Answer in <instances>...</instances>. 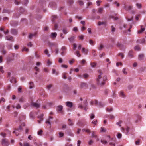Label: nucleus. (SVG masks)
<instances>
[{
	"label": "nucleus",
	"mask_w": 146,
	"mask_h": 146,
	"mask_svg": "<svg viewBox=\"0 0 146 146\" xmlns=\"http://www.w3.org/2000/svg\"><path fill=\"white\" fill-rule=\"evenodd\" d=\"M98 72L100 73V74L98 76L96 79V84L99 86H102L105 84V82H103L102 79V73L100 70H99Z\"/></svg>",
	"instance_id": "nucleus-1"
},
{
	"label": "nucleus",
	"mask_w": 146,
	"mask_h": 146,
	"mask_svg": "<svg viewBox=\"0 0 146 146\" xmlns=\"http://www.w3.org/2000/svg\"><path fill=\"white\" fill-rule=\"evenodd\" d=\"M1 143L3 146H8L9 145V143L7 139L6 138L2 139Z\"/></svg>",
	"instance_id": "nucleus-2"
},
{
	"label": "nucleus",
	"mask_w": 146,
	"mask_h": 146,
	"mask_svg": "<svg viewBox=\"0 0 146 146\" xmlns=\"http://www.w3.org/2000/svg\"><path fill=\"white\" fill-rule=\"evenodd\" d=\"M88 84L86 83L81 82L80 83L79 88L80 89H86L88 88Z\"/></svg>",
	"instance_id": "nucleus-3"
},
{
	"label": "nucleus",
	"mask_w": 146,
	"mask_h": 146,
	"mask_svg": "<svg viewBox=\"0 0 146 146\" xmlns=\"http://www.w3.org/2000/svg\"><path fill=\"white\" fill-rule=\"evenodd\" d=\"M83 108L84 109V110L86 111L87 109H88V102H87V100H85L83 102Z\"/></svg>",
	"instance_id": "nucleus-4"
},
{
	"label": "nucleus",
	"mask_w": 146,
	"mask_h": 146,
	"mask_svg": "<svg viewBox=\"0 0 146 146\" xmlns=\"http://www.w3.org/2000/svg\"><path fill=\"white\" fill-rule=\"evenodd\" d=\"M56 3L55 2H50L48 5V7L52 8H55L56 7Z\"/></svg>",
	"instance_id": "nucleus-5"
},
{
	"label": "nucleus",
	"mask_w": 146,
	"mask_h": 146,
	"mask_svg": "<svg viewBox=\"0 0 146 146\" xmlns=\"http://www.w3.org/2000/svg\"><path fill=\"white\" fill-rule=\"evenodd\" d=\"M134 54L132 50H130L128 53V56L130 58H132L134 57Z\"/></svg>",
	"instance_id": "nucleus-6"
},
{
	"label": "nucleus",
	"mask_w": 146,
	"mask_h": 146,
	"mask_svg": "<svg viewBox=\"0 0 146 146\" xmlns=\"http://www.w3.org/2000/svg\"><path fill=\"white\" fill-rule=\"evenodd\" d=\"M66 106L70 108H71L73 106V103L71 102H66Z\"/></svg>",
	"instance_id": "nucleus-7"
},
{
	"label": "nucleus",
	"mask_w": 146,
	"mask_h": 146,
	"mask_svg": "<svg viewBox=\"0 0 146 146\" xmlns=\"http://www.w3.org/2000/svg\"><path fill=\"white\" fill-rule=\"evenodd\" d=\"M132 6H124L123 7V8L125 9L126 11H129L131 10L133 8Z\"/></svg>",
	"instance_id": "nucleus-8"
},
{
	"label": "nucleus",
	"mask_w": 146,
	"mask_h": 146,
	"mask_svg": "<svg viewBox=\"0 0 146 146\" xmlns=\"http://www.w3.org/2000/svg\"><path fill=\"white\" fill-rule=\"evenodd\" d=\"M66 50V48L65 46H63L61 48V54L63 56L65 55V51Z\"/></svg>",
	"instance_id": "nucleus-9"
},
{
	"label": "nucleus",
	"mask_w": 146,
	"mask_h": 146,
	"mask_svg": "<svg viewBox=\"0 0 146 146\" xmlns=\"http://www.w3.org/2000/svg\"><path fill=\"white\" fill-rule=\"evenodd\" d=\"M11 32V33L14 35H16L17 33V31L15 29H12Z\"/></svg>",
	"instance_id": "nucleus-10"
},
{
	"label": "nucleus",
	"mask_w": 146,
	"mask_h": 146,
	"mask_svg": "<svg viewBox=\"0 0 146 146\" xmlns=\"http://www.w3.org/2000/svg\"><path fill=\"white\" fill-rule=\"evenodd\" d=\"M31 105L37 108H39L40 107V105L39 104L33 102L31 104Z\"/></svg>",
	"instance_id": "nucleus-11"
},
{
	"label": "nucleus",
	"mask_w": 146,
	"mask_h": 146,
	"mask_svg": "<svg viewBox=\"0 0 146 146\" xmlns=\"http://www.w3.org/2000/svg\"><path fill=\"white\" fill-rule=\"evenodd\" d=\"M116 46L120 48L121 50L123 48V45L118 42L116 44Z\"/></svg>",
	"instance_id": "nucleus-12"
},
{
	"label": "nucleus",
	"mask_w": 146,
	"mask_h": 146,
	"mask_svg": "<svg viewBox=\"0 0 146 146\" xmlns=\"http://www.w3.org/2000/svg\"><path fill=\"white\" fill-rule=\"evenodd\" d=\"M75 38L76 36H71L68 38V40L70 42L72 43L74 41Z\"/></svg>",
	"instance_id": "nucleus-13"
},
{
	"label": "nucleus",
	"mask_w": 146,
	"mask_h": 146,
	"mask_svg": "<svg viewBox=\"0 0 146 146\" xmlns=\"http://www.w3.org/2000/svg\"><path fill=\"white\" fill-rule=\"evenodd\" d=\"M5 38L7 40H11L12 41H13V37L11 36L10 35H8L6 36L5 37Z\"/></svg>",
	"instance_id": "nucleus-14"
},
{
	"label": "nucleus",
	"mask_w": 146,
	"mask_h": 146,
	"mask_svg": "<svg viewBox=\"0 0 146 146\" xmlns=\"http://www.w3.org/2000/svg\"><path fill=\"white\" fill-rule=\"evenodd\" d=\"M53 118V117H51V116H50L49 117V119H48V120H46V123H48L49 125H50V128L51 127V123H50V119H52Z\"/></svg>",
	"instance_id": "nucleus-15"
},
{
	"label": "nucleus",
	"mask_w": 146,
	"mask_h": 146,
	"mask_svg": "<svg viewBox=\"0 0 146 146\" xmlns=\"http://www.w3.org/2000/svg\"><path fill=\"white\" fill-rule=\"evenodd\" d=\"M57 33H51V36L53 39H54L57 36Z\"/></svg>",
	"instance_id": "nucleus-16"
},
{
	"label": "nucleus",
	"mask_w": 146,
	"mask_h": 146,
	"mask_svg": "<svg viewBox=\"0 0 146 146\" xmlns=\"http://www.w3.org/2000/svg\"><path fill=\"white\" fill-rule=\"evenodd\" d=\"M63 109V106L61 105H59L57 107V110L58 111L61 112Z\"/></svg>",
	"instance_id": "nucleus-17"
},
{
	"label": "nucleus",
	"mask_w": 146,
	"mask_h": 146,
	"mask_svg": "<svg viewBox=\"0 0 146 146\" xmlns=\"http://www.w3.org/2000/svg\"><path fill=\"white\" fill-rule=\"evenodd\" d=\"M25 102V98L23 97H21L19 100V102Z\"/></svg>",
	"instance_id": "nucleus-18"
},
{
	"label": "nucleus",
	"mask_w": 146,
	"mask_h": 146,
	"mask_svg": "<svg viewBox=\"0 0 146 146\" xmlns=\"http://www.w3.org/2000/svg\"><path fill=\"white\" fill-rule=\"evenodd\" d=\"M144 57V55L143 54H139L138 56V59L140 60H142Z\"/></svg>",
	"instance_id": "nucleus-19"
},
{
	"label": "nucleus",
	"mask_w": 146,
	"mask_h": 146,
	"mask_svg": "<svg viewBox=\"0 0 146 146\" xmlns=\"http://www.w3.org/2000/svg\"><path fill=\"white\" fill-rule=\"evenodd\" d=\"M88 52V50L85 49L84 48H82V52L84 53V54H87Z\"/></svg>",
	"instance_id": "nucleus-20"
},
{
	"label": "nucleus",
	"mask_w": 146,
	"mask_h": 146,
	"mask_svg": "<svg viewBox=\"0 0 146 146\" xmlns=\"http://www.w3.org/2000/svg\"><path fill=\"white\" fill-rule=\"evenodd\" d=\"M10 82L12 83H16V79L14 77L12 78V79L10 80Z\"/></svg>",
	"instance_id": "nucleus-21"
},
{
	"label": "nucleus",
	"mask_w": 146,
	"mask_h": 146,
	"mask_svg": "<svg viewBox=\"0 0 146 146\" xmlns=\"http://www.w3.org/2000/svg\"><path fill=\"white\" fill-rule=\"evenodd\" d=\"M12 12V11H11L9 10L4 9L3 10V13H7L9 14Z\"/></svg>",
	"instance_id": "nucleus-22"
},
{
	"label": "nucleus",
	"mask_w": 146,
	"mask_h": 146,
	"mask_svg": "<svg viewBox=\"0 0 146 146\" xmlns=\"http://www.w3.org/2000/svg\"><path fill=\"white\" fill-rule=\"evenodd\" d=\"M90 64L91 66L93 68L95 67L96 66V64L95 62H91Z\"/></svg>",
	"instance_id": "nucleus-23"
},
{
	"label": "nucleus",
	"mask_w": 146,
	"mask_h": 146,
	"mask_svg": "<svg viewBox=\"0 0 146 146\" xmlns=\"http://www.w3.org/2000/svg\"><path fill=\"white\" fill-rule=\"evenodd\" d=\"M82 131L83 132L85 131L88 133H90L91 132L90 130L89 129H82Z\"/></svg>",
	"instance_id": "nucleus-24"
},
{
	"label": "nucleus",
	"mask_w": 146,
	"mask_h": 146,
	"mask_svg": "<svg viewBox=\"0 0 146 146\" xmlns=\"http://www.w3.org/2000/svg\"><path fill=\"white\" fill-rule=\"evenodd\" d=\"M134 87V86L132 84H129L127 86V88L129 90H130L132 89Z\"/></svg>",
	"instance_id": "nucleus-25"
},
{
	"label": "nucleus",
	"mask_w": 146,
	"mask_h": 146,
	"mask_svg": "<svg viewBox=\"0 0 146 146\" xmlns=\"http://www.w3.org/2000/svg\"><path fill=\"white\" fill-rule=\"evenodd\" d=\"M57 18V16L56 15H54L52 16V21L53 22H54L55 19Z\"/></svg>",
	"instance_id": "nucleus-26"
},
{
	"label": "nucleus",
	"mask_w": 146,
	"mask_h": 146,
	"mask_svg": "<svg viewBox=\"0 0 146 146\" xmlns=\"http://www.w3.org/2000/svg\"><path fill=\"white\" fill-rule=\"evenodd\" d=\"M120 96L121 97L123 98H124L125 97L124 92L122 91H121L120 92Z\"/></svg>",
	"instance_id": "nucleus-27"
},
{
	"label": "nucleus",
	"mask_w": 146,
	"mask_h": 146,
	"mask_svg": "<svg viewBox=\"0 0 146 146\" xmlns=\"http://www.w3.org/2000/svg\"><path fill=\"white\" fill-rule=\"evenodd\" d=\"M29 88L30 89L33 88L34 86L33 83L32 82H30L29 83Z\"/></svg>",
	"instance_id": "nucleus-28"
},
{
	"label": "nucleus",
	"mask_w": 146,
	"mask_h": 146,
	"mask_svg": "<svg viewBox=\"0 0 146 146\" xmlns=\"http://www.w3.org/2000/svg\"><path fill=\"white\" fill-rule=\"evenodd\" d=\"M106 23L105 22H100L99 21L98 23V25L99 26H100L102 25H106Z\"/></svg>",
	"instance_id": "nucleus-29"
},
{
	"label": "nucleus",
	"mask_w": 146,
	"mask_h": 146,
	"mask_svg": "<svg viewBox=\"0 0 146 146\" xmlns=\"http://www.w3.org/2000/svg\"><path fill=\"white\" fill-rule=\"evenodd\" d=\"M68 121L69 122L68 124L70 126H72L73 125V123L71 120L70 119H68Z\"/></svg>",
	"instance_id": "nucleus-30"
},
{
	"label": "nucleus",
	"mask_w": 146,
	"mask_h": 146,
	"mask_svg": "<svg viewBox=\"0 0 146 146\" xmlns=\"http://www.w3.org/2000/svg\"><path fill=\"white\" fill-rule=\"evenodd\" d=\"M103 9L102 7L99 8L98 9V13L100 14H101L103 11Z\"/></svg>",
	"instance_id": "nucleus-31"
},
{
	"label": "nucleus",
	"mask_w": 146,
	"mask_h": 146,
	"mask_svg": "<svg viewBox=\"0 0 146 146\" xmlns=\"http://www.w3.org/2000/svg\"><path fill=\"white\" fill-rule=\"evenodd\" d=\"M44 52L45 54L47 55L48 57H50V55L48 54V50H45L44 51Z\"/></svg>",
	"instance_id": "nucleus-32"
},
{
	"label": "nucleus",
	"mask_w": 146,
	"mask_h": 146,
	"mask_svg": "<svg viewBox=\"0 0 146 146\" xmlns=\"http://www.w3.org/2000/svg\"><path fill=\"white\" fill-rule=\"evenodd\" d=\"M62 31L63 33L65 34H66L68 32L67 29L65 28L63 29Z\"/></svg>",
	"instance_id": "nucleus-33"
},
{
	"label": "nucleus",
	"mask_w": 146,
	"mask_h": 146,
	"mask_svg": "<svg viewBox=\"0 0 146 146\" xmlns=\"http://www.w3.org/2000/svg\"><path fill=\"white\" fill-rule=\"evenodd\" d=\"M123 122V121L122 120H120L119 122H117L116 124L117 125H119V127H121V124Z\"/></svg>",
	"instance_id": "nucleus-34"
},
{
	"label": "nucleus",
	"mask_w": 146,
	"mask_h": 146,
	"mask_svg": "<svg viewBox=\"0 0 146 146\" xmlns=\"http://www.w3.org/2000/svg\"><path fill=\"white\" fill-rule=\"evenodd\" d=\"M92 137L94 138H96L97 137V135L95 134V132L94 131H92Z\"/></svg>",
	"instance_id": "nucleus-35"
},
{
	"label": "nucleus",
	"mask_w": 146,
	"mask_h": 146,
	"mask_svg": "<svg viewBox=\"0 0 146 146\" xmlns=\"http://www.w3.org/2000/svg\"><path fill=\"white\" fill-rule=\"evenodd\" d=\"M134 49L136 50L139 51L140 50V47L139 46H137L134 48Z\"/></svg>",
	"instance_id": "nucleus-36"
},
{
	"label": "nucleus",
	"mask_w": 146,
	"mask_h": 146,
	"mask_svg": "<svg viewBox=\"0 0 146 146\" xmlns=\"http://www.w3.org/2000/svg\"><path fill=\"white\" fill-rule=\"evenodd\" d=\"M36 35V34L35 33H34V34H30L29 36V38L30 39H31L32 37L35 36Z\"/></svg>",
	"instance_id": "nucleus-37"
},
{
	"label": "nucleus",
	"mask_w": 146,
	"mask_h": 146,
	"mask_svg": "<svg viewBox=\"0 0 146 146\" xmlns=\"http://www.w3.org/2000/svg\"><path fill=\"white\" fill-rule=\"evenodd\" d=\"M75 54H76L77 56L80 57L81 56V54L79 53V52L78 51H76L75 52Z\"/></svg>",
	"instance_id": "nucleus-38"
},
{
	"label": "nucleus",
	"mask_w": 146,
	"mask_h": 146,
	"mask_svg": "<svg viewBox=\"0 0 146 146\" xmlns=\"http://www.w3.org/2000/svg\"><path fill=\"white\" fill-rule=\"evenodd\" d=\"M53 85L52 84H50L49 85H48L47 86V88L48 90H50L52 86Z\"/></svg>",
	"instance_id": "nucleus-39"
},
{
	"label": "nucleus",
	"mask_w": 146,
	"mask_h": 146,
	"mask_svg": "<svg viewBox=\"0 0 146 146\" xmlns=\"http://www.w3.org/2000/svg\"><path fill=\"white\" fill-rule=\"evenodd\" d=\"M20 15V14L19 13H15L13 16V17L14 18L15 17H18Z\"/></svg>",
	"instance_id": "nucleus-40"
},
{
	"label": "nucleus",
	"mask_w": 146,
	"mask_h": 146,
	"mask_svg": "<svg viewBox=\"0 0 146 146\" xmlns=\"http://www.w3.org/2000/svg\"><path fill=\"white\" fill-rule=\"evenodd\" d=\"M136 5L137 7L139 9H141V8L142 5L141 4L137 3L136 4Z\"/></svg>",
	"instance_id": "nucleus-41"
},
{
	"label": "nucleus",
	"mask_w": 146,
	"mask_h": 146,
	"mask_svg": "<svg viewBox=\"0 0 146 146\" xmlns=\"http://www.w3.org/2000/svg\"><path fill=\"white\" fill-rule=\"evenodd\" d=\"M145 30V28H141L140 30L138 31V33L139 34L141 33L143 31Z\"/></svg>",
	"instance_id": "nucleus-42"
},
{
	"label": "nucleus",
	"mask_w": 146,
	"mask_h": 146,
	"mask_svg": "<svg viewBox=\"0 0 146 146\" xmlns=\"http://www.w3.org/2000/svg\"><path fill=\"white\" fill-rule=\"evenodd\" d=\"M106 110L108 112H110L113 111V109L112 108H111L110 109L107 108L106 109Z\"/></svg>",
	"instance_id": "nucleus-43"
},
{
	"label": "nucleus",
	"mask_w": 146,
	"mask_h": 146,
	"mask_svg": "<svg viewBox=\"0 0 146 146\" xmlns=\"http://www.w3.org/2000/svg\"><path fill=\"white\" fill-rule=\"evenodd\" d=\"M103 48H104L103 45H102V44H100L99 47L98 49L99 50H101Z\"/></svg>",
	"instance_id": "nucleus-44"
},
{
	"label": "nucleus",
	"mask_w": 146,
	"mask_h": 146,
	"mask_svg": "<svg viewBox=\"0 0 146 146\" xmlns=\"http://www.w3.org/2000/svg\"><path fill=\"white\" fill-rule=\"evenodd\" d=\"M90 119H92L95 117V115L93 113L90 115Z\"/></svg>",
	"instance_id": "nucleus-45"
},
{
	"label": "nucleus",
	"mask_w": 146,
	"mask_h": 146,
	"mask_svg": "<svg viewBox=\"0 0 146 146\" xmlns=\"http://www.w3.org/2000/svg\"><path fill=\"white\" fill-rule=\"evenodd\" d=\"M22 130H23V129L22 128L21 125H20L18 128L17 129H15L16 130H17V131Z\"/></svg>",
	"instance_id": "nucleus-46"
},
{
	"label": "nucleus",
	"mask_w": 146,
	"mask_h": 146,
	"mask_svg": "<svg viewBox=\"0 0 146 146\" xmlns=\"http://www.w3.org/2000/svg\"><path fill=\"white\" fill-rule=\"evenodd\" d=\"M106 130L104 129L103 127H101V128L100 131L102 132H105L106 131Z\"/></svg>",
	"instance_id": "nucleus-47"
},
{
	"label": "nucleus",
	"mask_w": 146,
	"mask_h": 146,
	"mask_svg": "<svg viewBox=\"0 0 146 146\" xmlns=\"http://www.w3.org/2000/svg\"><path fill=\"white\" fill-rule=\"evenodd\" d=\"M3 66H1L0 67V72H1L2 73H3L4 72V71L3 70Z\"/></svg>",
	"instance_id": "nucleus-48"
},
{
	"label": "nucleus",
	"mask_w": 146,
	"mask_h": 146,
	"mask_svg": "<svg viewBox=\"0 0 146 146\" xmlns=\"http://www.w3.org/2000/svg\"><path fill=\"white\" fill-rule=\"evenodd\" d=\"M52 73L53 74H55L56 75H58V72H56V70L54 69H52Z\"/></svg>",
	"instance_id": "nucleus-49"
},
{
	"label": "nucleus",
	"mask_w": 146,
	"mask_h": 146,
	"mask_svg": "<svg viewBox=\"0 0 146 146\" xmlns=\"http://www.w3.org/2000/svg\"><path fill=\"white\" fill-rule=\"evenodd\" d=\"M101 143L103 144H107L108 143L107 141L105 140H101Z\"/></svg>",
	"instance_id": "nucleus-50"
},
{
	"label": "nucleus",
	"mask_w": 146,
	"mask_h": 146,
	"mask_svg": "<svg viewBox=\"0 0 146 146\" xmlns=\"http://www.w3.org/2000/svg\"><path fill=\"white\" fill-rule=\"evenodd\" d=\"M111 31L113 33L115 31V28H114L113 26L112 25L111 26Z\"/></svg>",
	"instance_id": "nucleus-51"
},
{
	"label": "nucleus",
	"mask_w": 146,
	"mask_h": 146,
	"mask_svg": "<svg viewBox=\"0 0 146 146\" xmlns=\"http://www.w3.org/2000/svg\"><path fill=\"white\" fill-rule=\"evenodd\" d=\"M62 77L64 79H66L67 78V77L66 76V73H63L62 74Z\"/></svg>",
	"instance_id": "nucleus-52"
},
{
	"label": "nucleus",
	"mask_w": 146,
	"mask_h": 146,
	"mask_svg": "<svg viewBox=\"0 0 146 146\" xmlns=\"http://www.w3.org/2000/svg\"><path fill=\"white\" fill-rule=\"evenodd\" d=\"M89 43L92 45H94V43L93 41L92 40H90L89 41Z\"/></svg>",
	"instance_id": "nucleus-53"
},
{
	"label": "nucleus",
	"mask_w": 146,
	"mask_h": 146,
	"mask_svg": "<svg viewBox=\"0 0 146 146\" xmlns=\"http://www.w3.org/2000/svg\"><path fill=\"white\" fill-rule=\"evenodd\" d=\"M79 5H84L83 2L82 1L79 0L78 1Z\"/></svg>",
	"instance_id": "nucleus-54"
},
{
	"label": "nucleus",
	"mask_w": 146,
	"mask_h": 146,
	"mask_svg": "<svg viewBox=\"0 0 146 146\" xmlns=\"http://www.w3.org/2000/svg\"><path fill=\"white\" fill-rule=\"evenodd\" d=\"M43 132V131L42 130H40L39 131H38V135H41L42 133Z\"/></svg>",
	"instance_id": "nucleus-55"
},
{
	"label": "nucleus",
	"mask_w": 146,
	"mask_h": 146,
	"mask_svg": "<svg viewBox=\"0 0 146 146\" xmlns=\"http://www.w3.org/2000/svg\"><path fill=\"white\" fill-rule=\"evenodd\" d=\"M0 134L1 135L3 136V137H5L6 135V134L3 133V132L1 133Z\"/></svg>",
	"instance_id": "nucleus-56"
},
{
	"label": "nucleus",
	"mask_w": 146,
	"mask_h": 146,
	"mask_svg": "<svg viewBox=\"0 0 146 146\" xmlns=\"http://www.w3.org/2000/svg\"><path fill=\"white\" fill-rule=\"evenodd\" d=\"M18 91L19 93L22 92V88L21 86H19L18 88Z\"/></svg>",
	"instance_id": "nucleus-57"
},
{
	"label": "nucleus",
	"mask_w": 146,
	"mask_h": 146,
	"mask_svg": "<svg viewBox=\"0 0 146 146\" xmlns=\"http://www.w3.org/2000/svg\"><path fill=\"white\" fill-rule=\"evenodd\" d=\"M12 44H9L7 46V48L9 49H11L12 48Z\"/></svg>",
	"instance_id": "nucleus-58"
},
{
	"label": "nucleus",
	"mask_w": 146,
	"mask_h": 146,
	"mask_svg": "<svg viewBox=\"0 0 146 146\" xmlns=\"http://www.w3.org/2000/svg\"><path fill=\"white\" fill-rule=\"evenodd\" d=\"M92 54L94 56H95L96 55V51L95 50H92Z\"/></svg>",
	"instance_id": "nucleus-59"
},
{
	"label": "nucleus",
	"mask_w": 146,
	"mask_h": 146,
	"mask_svg": "<svg viewBox=\"0 0 146 146\" xmlns=\"http://www.w3.org/2000/svg\"><path fill=\"white\" fill-rule=\"evenodd\" d=\"M84 36L82 35H81L79 36V37L80 39H81L82 40H83L84 38Z\"/></svg>",
	"instance_id": "nucleus-60"
},
{
	"label": "nucleus",
	"mask_w": 146,
	"mask_h": 146,
	"mask_svg": "<svg viewBox=\"0 0 146 146\" xmlns=\"http://www.w3.org/2000/svg\"><path fill=\"white\" fill-rule=\"evenodd\" d=\"M24 5L26 6L27 5V4L29 2V1L28 0H24Z\"/></svg>",
	"instance_id": "nucleus-61"
},
{
	"label": "nucleus",
	"mask_w": 146,
	"mask_h": 146,
	"mask_svg": "<svg viewBox=\"0 0 146 146\" xmlns=\"http://www.w3.org/2000/svg\"><path fill=\"white\" fill-rule=\"evenodd\" d=\"M60 137H62L64 136V134L62 132H60L59 133Z\"/></svg>",
	"instance_id": "nucleus-62"
},
{
	"label": "nucleus",
	"mask_w": 146,
	"mask_h": 146,
	"mask_svg": "<svg viewBox=\"0 0 146 146\" xmlns=\"http://www.w3.org/2000/svg\"><path fill=\"white\" fill-rule=\"evenodd\" d=\"M64 88H66L67 89H68L69 88L67 84H65L64 85Z\"/></svg>",
	"instance_id": "nucleus-63"
},
{
	"label": "nucleus",
	"mask_w": 146,
	"mask_h": 146,
	"mask_svg": "<svg viewBox=\"0 0 146 146\" xmlns=\"http://www.w3.org/2000/svg\"><path fill=\"white\" fill-rule=\"evenodd\" d=\"M81 143V141L79 140H78L77 143V146H80Z\"/></svg>",
	"instance_id": "nucleus-64"
}]
</instances>
